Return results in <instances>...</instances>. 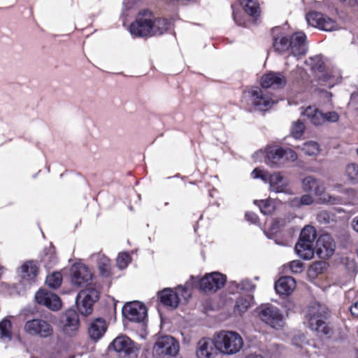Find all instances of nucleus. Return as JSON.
Returning <instances> with one entry per match:
<instances>
[{
    "label": "nucleus",
    "instance_id": "obj_1",
    "mask_svg": "<svg viewBox=\"0 0 358 358\" xmlns=\"http://www.w3.org/2000/svg\"><path fill=\"white\" fill-rule=\"evenodd\" d=\"M169 27V22L164 18H155L151 11L143 10L138 13L136 20L129 27L131 35L146 37L162 35Z\"/></svg>",
    "mask_w": 358,
    "mask_h": 358
},
{
    "label": "nucleus",
    "instance_id": "obj_2",
    "mask_svg": "<svg viewBox=\"0 0 358 358\" xmlns=\"http://www.w3.org/2000/svg\"><path fill=\"white\" fill-rule=\"evenodd\" d=\"M327 308L317 301L310 303L305 311L304 323L319 336L330 337L332 329L326 322Z\"/></svg>",
    "mask_w": 358,
    "mask_h": 358
},
{
    "label": "nucleus",
    "instance_id": "obj_3",
    "mask_svg": "<svg viewBox=\"0 0 358 358\" xmlns=\"http://www.w3.org/2000/svg\"><path fill=\"white\" fill-rule=\"evenodd\" d=\"M302 188L305 192H313L321 204L336 205L341 203V198L326 192L323 181L313 176H307L302 180Z\"/></svg>",
    "mask_w": 358,
    "mask_h": 358
},
{
    "label": "nucleus",
    "instance_id": "obj_4",
    "mask_svg": "<svg viewBox=\"0 0 358 358\" xmlns=\"http://www.w3.org/2000/svg\"><path fill=\"white\" fill-rule=\"evenodd\" d=\"M215 345L220 353L233 355L242 349L243 340L241 336L232 331H222L215 335Z\"/></svg>",
    "mask_w": 358,
    "mask_h": 358
},
{
    "label": "nucleus",
    "instance_id": "obj_5",
    "mask_svg": "<svg viewBox=\"0 0 358 358\" xmlns=\"http://www.w3.org/2000/svg\"><path fill=\"white\" fill-rule=\"evenodd\" d=\"M251 176L252 178H260L269 185V190L275 193H290L287 189L289 181L280 172L269 173L259 168L255 169Z\"/></svg>",
    "mask_w": 358,
    "mask_h": 358
},
{
    "label": "nucleus",
    "instance_id": "obj_6",
    "mask_svg": "<svg viewBox=\"0 0 358 358\" xmlns=\"http://www.w3.org/2000/svg\"><path fill=\"white\" fill-rule=\"evenodd\" d=\"M316 230L307 225L301 231L299 240L295 245L298 255L304 259H310L314 255L313 243L316 238Z\"/></svg>",
    "mask_w": 358,
    "mask_h": 358
},
{
    "label": "nucleus",
    "instance_id": "obj_7",
    "mask_svg": "<svg viewBox=\"0 0 358 358\" xmlns=\"http://www.w3.org/2000/svg\"><path fill=\"white\" fill-rule=\"evenodd\" d=\"M180 350L179 343L171 336H163L157 338L153 348L152 354L156 358L175 357Z\"/></svg>",
    "mask_w": 358,
    "mask_h": 358
},
{
    "label": "nucleus",
    "instance_id": "obj_8",
    "mask_svg": "<svg viewBox=\"0 0 358 358\" xmlns=\"http://www.w3.org/2000/svg\"><path fill=\"white\" fill-rule=\"evenodd\" d=\"M99 297L98 290L92 287L81 290L76 297V304L80 313L85 315H90L92 311L93 304Z\"/></svg>",
    "mask_w": 358,
    "mask_h": 358
},
{
    "label": "nucleus",
    "instance_id": "obj_9",
    "mask_svg": "<svg viewBox=\"0 0 358 358\" xmlns=\"http://www.w3.org/2000/svg\"><path fill=\"white\" fill-rule=\"evenodd\" d=\"M259 316L262 321L274 329L284 325V317L280 310L273 306L266 305L260 308Z\"/></svg>",
    "mask_w": 358,
    "mask_h": 358
},
{
    "label": "nucleus",
    "instance_id": "obj_10",
    "mask_svg": "<svg viewBox=\"0 0 358 358\" xmlns=\"http://www.w3.org/2000/svg\"><path fill=\"white\" fill-rule=\"evenodd\" d=\"M24 329L28 334L38 336L41 338L49 337L53 333V329L50 323L41 318L27 321Z\"/></svg>",
    "mask_w": 358,
    "mask_h": 358
},
{
    "label": "nucleus",
    "instance_id": "obj_11",
    "mask_svg": "<svg viewBox=\"0 0 358 358\" xmlns=\"http://www.w3.org/2000/svg\"><path fill=\"white\" fill-rule=\"evenodd\" d=\"M306 19L308 24L326 31L338 29V24L335 20L319 12L308 13Z\"/></svg>",
    "mask_w": 358,
    "mask_h": 358
},
{
    "label": "nucleus",
    "instance_id": "obj_12",
    "mask_svg": "<svg viewBox=\"0 0 358 358\" xmlns=\"http://www.w3.org/2000/svg\"><path fill=\"white\" fill-rule=\"evenodd\" d=\"M248 101L257 110H267L273 104L271 99L262 89L253 87L248 92Z\"/></svg>",
    "mask_w": 358,
    "mask_h": 358
},
{
    "label": "nucleus",
    "instance_id": "obj_13",
    "mask_svg": "<svg viewBox=\"0 0 358 358\" xmlns=\"http://www.w3.org/2000/svg\"><path fill=\"white\" fill-rule=\"evenodd\" d=\"M226 278L219 272L205 275L198 282L199 288L204 292H216L224 287Z\"/></svg>",
    "mask_w": 358,
    "mask_h": 358
},
{
    "label": "nucleus",
    "instance_id": "obj_14",
    "mask_svg": "<svg viewBox=\"0 0 358 358\" xmlns=\"http://www.w3.org/2000/svg\"><path fill=\"white\" fill-rule=\"evenodd\" d=\"M306 35L302 32H296L294 34L289 41V48L292 57L288 56L286 64H289V62L292 59H298V58L303 55L307 52V45L306 43Z\"/></svg>",
    "mask_w": 358,
    "mask_h": 358
},
{
    "label": "nucleus",
    "instance_id": "obj_15",
    "mask_svg": "<svg viewBox=\"0 0 358 358\" xmlns=\"http://www.w3.org/2000/svg\"><path fill=\"white\" fill-rule=\"evenodd\" d=\"M122 314L130 321L140 322L145 319L147 316V309L141 302H129L123 306Z\"/></svg>",
    "mask_w": 358,
    "mask_h": 358
},
{
    "label": "nucleus",
    "instance_id": "obj_16",
    "mask_svg": "<svg viewBox=\"0 0 358 358\" xmlns=\"http://www.w3.org/2000/svg\"><path fill=\"white\" fill-rule=\"evenodd\" d=\"M72 282L77 286L90 285L92 274L89 268L83 264L73 265L71 270Z\"/></svg>",
    "mask_w": 358,
    "mask_h": 358
},
{
    "label": "nucleus",
    "instance_id": "obj_17",
    "mask_svg": "<svg viewBox=\"0 0 358 358\" xmlns=\"http://www.w3.org/2000/svg\"><path fill=\"white\" fill-rule=\"evenodd\" d=\"M218 348L215 345V337L213 339L202 338L196 348V358H215L217 355Z\"/></svg>",
    "mask_w": 358,
    "mask_h": 358
},
{
    "label": "nucleus",
    "instance_id": "obj_18",
    "mask_svg": "<svg viewBox=\"0 0 358 358\" xmlns=\"http://www.w3.org/2000/svg\"><path fill=\"white\" fill-rule=\"evenodd\" d=\"M36 301L52 310H57L62 306L59 297L46 289H39L35 294Z\"/></svg>",
    "mask_w": 358,
    "mask_h": 358
},
{
    "label": "nucleus",
    "instance_id": "obj_19",
    "mask_svg": "<svg viewBox=\"0 0 358 358\" xmlns=\"http://www.w3.org/2000/svg\"><path fill=\"white\" fill-rule=\"evenodd\" d=\"M111 345L121 356H127L128 358H136L137 357L132 341L126 336L117 337L114 339Z\"/></svg>",
    "mask_w": 358,
    "mask_h": 358
},
{
    "label": "nucleus",
    "instance_id": "obj_20",
    "mask_svg": "<svg viewBox=\"0 0 358 358\" xmlns=\"http://www.w3.org/2000/svg\"><path fill=\"white\" fill-rule=\"evenodd\" d=\"M335 250V244L332 238L328 234H323L316 242L315 252L321 259L331 257Z\"/></svg>",
    "mask_w": 358,
    "mask_h": 358
},
{
    "label": "nucleus",
    "instance_id": "obj_21",
    "mask_svg": "<svg viewBox=\"0 0 358 358\" xmlns=\"http://www.w3.org/2000/svg\"><path fill=\"white\" fill-rule=\"evenodd\" d=\"M286 84L285 76L279 72H269L262 78V86L264 88L282 87Z\"/></svg>",
    "mask_w": 358,
    "mask_h": 358
},
{
    "label": "nucleus",
    "instance_id": "obj_22",
    "mask_svg": "<svg viewBox=\"0 0 358 358\" xmlns=\"http://www.w3.org/2000/svg\"><path fill=\"white\" fill-rule=\"evenodd\" d=\"M107 330V324L103 318L97 317L92 320L88 327V335L94 341H99L104 335Z\"/></svg>",
    "mask_w": 358,
    "mask_h": 358
},
{
    "label": "nucleus",
    "instance_id": "obj_23",
    "mask_svg": "<svg viewBox=\"0 0 358 358\" xmlns=\"http://www.w3.org/2000/svg\"><path fill=\"white\" fill-rule=\"evenodd\" d=\"M318 80L323 83L324 85L329 87H332L335 85L341 83L342 76L340 71L338 69L332 68L328 69L324 71L319 76H317Z\"/></svg>",
    "mask_w": 358,
    "mask_h": 358
},
{
    "label": "nucleus",
    "instance_id": "obj_24",
    "mask_svg": "<svg viewBox=\"0 0 358 358\" xmlns=\"http://www.w3.org/2000/svg\"><path fill=\"white\" fill-rule=\"evenodd\" d=\"M62 322L64 332L69 336L74 334L79 325L78 316L76 311L72 310L66 311L63 316Z\"/></svg>",
    "mask_w": 358,
    "mask_h": 358
},
{
    "label": "nucleus",
    "instance_id": "obj_25",
    "mask_svg": "<svg viewBox=\"0 0 358 358\" xmlns=\"http://www.w3.org/2000/svg\"><path fill=\"white\" fill-rule=\"evenodd\" d=\"M265 162L269 166L283 165L282 148L271 146L266 149Z\"/></svg>",
    "mask_w": 358,
    "mask_h": 358
},
{
    "label": "nucleus",
    "instance_id": "obj_26",
    "mask_svg": "<svg viewBox=\"0 0 358 358\" xmlns=\"http://www.w3.org/2000/svg\"><path fill=\"white\" fill-rule=\"evenodd\" d=\"M296 287L295 280L290 276L280 278L275 285V289L279 294H290Z\"/></svg>",
    "mask_w": 358,
    "mask_h": 358
},
{
    "label": "nucleus",
    "instance_id": "obj_27",
    "mask_svg": "<svg viewBox=\"0 0 358 358\" xmlns=\"http://www.w3.org/2000/svg\"><path fill=\"white\" fill-rule=\"evenodd\" d=\"M38 273V266L34 261L25 262L20 268V274L24 280H33Z\"/></svg>",
    "mask_w": 358,
    "mask_h": 358
},
{
    "label": "nucleus",
    "instance_id": "obj_28",
    "mask_svg": "<svg viewBox=\"0 0 358 358\" xmlns=\"http://www.w3.org/2000/svg\"><path fill=\"white\" fill-rule=\"evenodd\" d=\"M160 301L166 306L176 308L179 303L180 299L177 293L172 289L166 288L158 293Z\"/></svg>",
    "mask_w": 358,
    "mask_h": 358
},
{
    "label": "nucleus",
    "instance_id": "obj_29",
    "mask_svg": "<svg viewBox=\"0 0 358 358\" xmlns=\"http://www.w3.org/2000/svg\"><path fill=\"white\" fill-rule=\"evenodd\" d=\"M302 115L315 125H321L324 124V113L312 106L307 107Z\"/></svg>",
    "mask_w": 358,
    "mask_h": 358
},
{
    "label": "nucleus",
    "instance_id": "obj_30",
    "mask_svg": "<svg viewBox=\"0 0 358 358\" xmlns=\"http://www.w3.org/2000/svg\"><path fill=\"white\" fill-rule=\"evenodd\" d=\"M305 64L310 67V70L315 74V76L320 75L324 70V62L321 56L317 55L310 57Z\"/></svg>",
    "mask_w": 358,
    "mask_h": 358
},
{
    "label": "nucleus",
    "instance_id": "obj_31",
    "mask_svg": "<svg viewBox=\"0 0 358 358\" xmlns=\"http://www.w3.org/2000/svg\"><path fill=\"white\" fill-rule=\"evenodd\" d=\"M13 337L12 324L7 317L0 322V341L3 343H8Z\"/></svg>",
    "mask_w": 358,
    "mask_h": 358
},
{
    "label": "nucleus",
    "instance_id": "obj_32",
    "mask_svg": "<svg viewBox=\"0 0 358 358\" xmlns=\"http://www.w3.org/2000/svg\"><path fill=\"white\" fill-rule=\"evenodd\" d=\"M242 5L245 12L253 18L257 17L259 15V7L256 0H241Z\"/></svg>",
    "mask_w": 358,
    "mask_h": 358
},
{
    "label": "nucleus",
    "instance_id": "obj_33",
    "mask_svg": "<svg viewBox=\"0 0 358 358\" xmlns=\"http://www.w3.org/2000/svg\"><path fill=\"white\" fill-rule=\"evenodd\" d=\"M278 203L277 201L272 199L255 201V204L258 206L260 211L264 215L272 214L275 211Z\"/></svg>",
    "mask_w": 358,
    "mask_h": 358
},
{
    "label": "nucleus",
    "instance_id": "obj_34",
    "mask_svg": "<svg viewBox=\"0 0 358 358\" xmlns=\"http://www.w3.org/2000/svg\"><path fill=\"white\" fill-rule=\"evenodd\" d=\"M252 297L250 296H241L236 300L235 310L240 314L245 313L251 306Z\"/></svg>",
    "mask_w": 358,
    "mask_h": 358
},
{
    "label": "nucleus",
    "instance_id": "obj_35",
    "mask_svg": "<svg viewBox=\"0 0 358 358\" xmlns=\"http://www.w3.org/2000/svg\"><path fill=\"white\" fill-rule=\"evenodd\" d=\"M98 267L102 276L108 277L110 275L111 266L110 259L108 257L101 256L99 259Z\"/></svg>",
    "mask_w": 358,
    "mask_h": 358
},
{
    "label": "nucleus",
    "instance_id": "obj_36",
    "mask_svg": "<svg viewBox=\"0 0 358 358\" xmlns=\"http://www.w3.org/2000/svg\"><path fill=\"white\" fill-rule=\"evenodd\" d=\"M290 38L284 36H280L274 38L273 48L280 52L289 50Z\"/></svg>",
    "mask_w": 358,
    "mask_h": 358
},
{
    "label": "nucleus",
    "instance_id": "obj_37",
    "mask_svg": "<svg viewBox=\"0 0 358 358\" xmlns=\"http://www.w3.org/2000/svg\"><path fill=\"white\" fill-rule=\"evenodd\" d=\"M345 176L352 184L358 182V164H349L345 168Z\"/></svg>",
    "mask_w": 358,
    "mask_h": 358
},
{
    "label": "nucleus",
    "instance_id": "obj_38",
    "mask_svg": "<svg viewBox=\"0 0 358 358\" xmlns=\"http://www.w3.org/2000/svg\"><path fill=\"white\" fill-rule=\"evenodd\" d=\"M302 150L306 155L315 156L319 154L320 149L319 144L315 141H308L303 144Z\"/></svg>",
    "mask_w": 358,
    "mask_h": 358
},
{
    "label": "nucleus",
    "instance_id": "obj_39",
    "mask_svg": "<svg viewBox=\"0 0 358 358\" xmlns=\"http://www.w3.org/2000/svg\"><path fill=\"white\" fill-rule=\"evenodd\" d=\"M46 284L48 287L55 289L59 287L62 282V276L59 272H54L46 278Z\"/></svg>",
    "mask_w": 358,
    "mask_h": 358
},
{
    "label": "nucleus",
    "instance_id": "obj_40",
    "mask_svg": "<svg viewBox=\"0 0 358 358\" xmlns=\"http://www.w3.org/2000/svg\"><path fill=\"white\" fill-rule=\"evenodd\" d=\"M314 199L310 194H304L300 198H294L291 200V206L294 207H301V206H308L313 203Z\"/></svg>",
    "mask_w": 358,
    "mask_h": 358
},
{
    "label": "nucleus",
    "instance_id": "obj_41",
    "mask_svg": "<svg viewBox=\"0 0 358 358\" xmlns=\"http://www.w3.org/2000/svg\"><path fill=\"white\" fill-rule=\"evenodd\" d=\"M45 266L48 268L52 267L57 262V257L55 252V249L50 248L48 252L45 254L42 258Z\"/></svg>",
    "mask_w": 358,
    "mask_h": 358
},
{
    "label": "nucleus",
    "instance_id": "obj_42",
    "mask_svg": "<svg viewBox=\"0 0 358 358\" xmlns=\"http://www.w3.org/2000/svg\"><path fill=\"white\" fill-rule=\"evenodd\" d=\"M305 126L302 122L297 121L292 127L291 134L294 138H299L304 131Z\"/></svg>",
    "mask_w": 358,
    "mask_h": 358
},
{
    "label": "nucleus",
    "instance_id": "obj_43",
    "mask_svg": "<svg viewBox=\"0 0 358 358\" xmlns=\"http://www.w3.org/2000/svg\"><path fill=\"white\" fill-rule=\"evenodd\" d=\"M131 261V257L127 252H121L118 255L116 262L120 268H125Z\"/></svg>",
    "mask_w": 358,
    "mask_h": 358
},
{
    "label": "nucleus",
    "instance_id": "obj_44",
    "mask_svg": "<svg viewBox=\"0 0 358 358\" xmlns=\"http://www.w3.org/2000/svg\"><path fill=\"white\" fill-rule=\"evenodd\" d=\"M282 160L283 164L288 162H294L297 159L296 153L289 148H282Z\"/></svg>",
    "mask_w": 358,
    "mask_h": 358
},
{
    "label": "nucleus",
    "instance_id": "obj_45",
    "mask_svg": "<svg viewBox=\"0 0 358 358\" xmlns=\"http://www.w3.org/2000/svg\"><path fill=\"white\" fill-rule=\"evenodd\" d=\"M237 288L241 290L252 291L255 289V285L249 280H243L237 285Z\"/></svg>",
    "mask_w": 358,
    "mask_h": 358
},
{
    "label": "nucleus",
    "instance_id": "obj_46",
    "mask_svg": "<svg viewBox=\"0 0 358 358\" xmlns=\"http://www.w3.org/2000/svg\"><path fill=\"white\" fill-rule=\"evenodd\" d=\"M324 123L325 122H336L339 120V115L336 112H329L324 113Z\"/></svg>",
    "mask_w": 358,
    "mask_h": 358
},
{
    "label": "nucleus",
    "instance_id": "obj_47",
    "mask_svg": "<svg viewBox=\"0 0 358 358\" xmlns=\"http://www.w3.org/2000/svg\"><path fill=\"white\" fill-rule=\"evenodd\" d=\"M289 268L292 273H301L303 271V264L299 260H294L290 262Z\"/></svg>",
    "mask_w": 358,
    "mask_h": 358
},
{
    "label": "nucleus",
    "instance_id": "obj_48",
    "mask_svg": "<svg viewBox=\"0 0 358 358\" xmlns=\"http://www.w3.org/2000/svg\"><path fill=\"white\" fill-rule=\"evenodd\" d=\"M317 219L321 223H327L331 220V214L326 210L321 211L317 214Z\"/></svg>",
    "mask_w": 358,
    "mask_h": 358
},
{
    "label": "nucleus",
    "instance_id": "obj_49",
    "mask_svg": "<svg viewBox=\"0 0 358 358\" xmlns=\"http://www.w3.org/2000/svg\"><path fill=\"white\" fill-rule=\"evenodd\" d=\"M245 218L248 221L253 224L257 223L258 221L257 215L255 213L251 212H248L245 213Z\"/></svg>",
    "mask_w": 358,
    "mask_h": 358
},
{
    "label": "nucleus",
    "instance_id": "obj_50",
    "mask_svg": "<svg viewBox=\"0 0 358 358\" xmlns=\"http://www.w3.org/2000/svg\"><path fill=\"white\" fill-rule=\"evenodd\" d=\"M233 17L235 22L238 25H245V22L244 20H242L241 15L238 12H236L234 10L233 12Z\"/></svg>",
    "mask_w": 358,
    "mask_h": 358
},
{
    "label": "nucleus",
    "instance_id": "obj_51",
    "mask_svg": "<svg viewBox=\"0 0 358 358\" xmlns=\"http://www.w3.org/2000/svg\"><path fill=\"white\" fill-rule=\"evenodd\" d=\"M325 265V263L323 262H317L314 263L311 266L310 269L314 270L317 272H321L324 266Z\"/></svg>",
    "mask_w": 358,
    "mask_h": 358
},
{
    "label": "nucleus",
    "instance_id": "obj_52",
    "mask_svg": "<svg viewBox=\"0 0 358 358\" xmlns=\"http://www.w3.org/2000/svg\"><path fill=\"white\" fill-rule=\"evenodd\" d=\"M344 5L352 7L358 8V0H339Z\"/></svg>",
    "mask_w": 358,
    "mask_h": 358
},
{
    "label": "nucleus",
    "instance_id": "obj_53",
    "mask_svg": "<svg viewBox=\"0 0 358 358\" xmlns=\"http://www.w3.org/2000/svg\"><path fill=\"white\" fill-rule=\"evenodd\" d=\"M350 310L352 316L358 317V300L352 304Z\"/></svg>",
    "mask_w": 358,
    "mask_h": 358
},
{
    "label": "nucleus",
    "instance_id": "obj_54",
    "mask_svg": "<svg viewBox=\"0 0 358 358\" xmlns=\"http://www.w3.org/2000/svg\"><path fill=\"white\" fill-rule=\"evenodd\" d=\"M179 292H182V295L185 299H187L190 296V293L188 290V287L186 285L185 287L180 286L178 287Z\"/></svg>",
    "mask_w": 358,
    "mask_h": 358
},
{
    "label": "nucleus",
    "instance_id": "obj_55",
    "mask_svg": "<svg viewBox=\"0 0 358 358\" xmlns=\"http://www.w3.org/2000/svg\"><path fill=\"white\" fill-rule=\"evenodd\" d=\"M351 224H352V229L355 231L358 232V215L353 218V220H352Z\"/></svg>",
    "mask_w": 358,
    "mask_h": 358
},
{
    "label": "nucleus",
    "instance_id": "obj_56",
    "mask_svg": "<svg viewBox=\"0 0 358 358\" xmlns=\"http://www.w3.org/2000/svg\"><path fill=\"white\" fill-rule=\"evenodd\" d=\"M245 358H264L262 355L257 353H249Z\"/></svg>",
    "mask_w": 358,
    "mask_h": 358
},
{
    "label": "nucleus",
    "instance_id": "obj_57",
    "mask_svg": "<svg viewBox=\"0 0 358 358\" xmlns=\"http://www.w3.org/2000/svg\"><path fill=\"white\" fill-rule=\"evenodd\" d=\"M304 73V71L303 70H301L299 71V75L301 77H303V74Z\"/></svg>",
    "mask_w": 358,
    "mask_h": 358
}]
</instances>
